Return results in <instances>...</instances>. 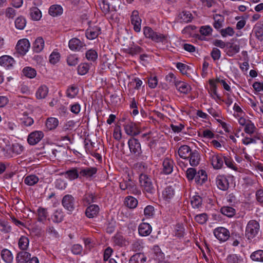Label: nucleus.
Returning a JSON list of instances; mask_svg holds the SVG:
<instances>
[{
    "instance_id": "f257e3e1",
    "label": "nucleus",
    "mask_w": 263,
    "mask_h": 263,
    "mask_svg": "<svg viewBox=\"0 0 263 263\" xmlns=\"http://www.w3.org/2000/svg\"><path fill=\"white\" fill-rule=\"evenodd\" d=\"M120 188L123 190H127V193L139 195L141 194V191L137 187L136 183L130 178L127 180H123L120 183Z\"/></svg>"
},
{
    "instance_id": "f03ea898",
    "label": "nucleus",
    "mask_w": 263,
    "mask_h": 263,
    "mask_svg": "<svg viewBox=\"0 0 263 263\" xmlns=\"http://www.w3.org/2000/svg\"><path fill=\"white\" fill-rule=\"evenodd\" d=\"M259 230V223L255 220H251L247 225L245 236L248 239L252 240L258 234Z\"/></svg>"
},
{
    "instance_id": "7ed1b4c3",
    "label": "nucleus",
    "mask_w": 263,
    "mask_h": 263,
    "mask_svg": "<svg viewBox=\"0 0 263 263\" xmlns=\"http://www.w3.org/2000/svg\"><path fill=\"white\" fill-rule=\"evenodd\" d=\"M139 182L141 187L146 192L153 194L155 187L152 180L147 175L141 174L139 176Z\"/></svg>"
},
{
    "instance_id": "20e7f679",
    "label": "nucleus",
    "mask_w": 263,
    "mask_h": 263,
    "mask_svg": "<svg viewBox=\"0 0 263 263\" xmlns=\"http://www.w3.org/2000/svg\"><path fill=\"white\" fill-rule=\"evenodd\" d=\"M209 159L214 169L219 170L223 165L224 156L222 154H215L214 153L210 154Z\"/></svg>"
},
{
    "instance_id": "39448f33",
    "label": "nucleus",
    "mask_w": 263,
    "mask_h": 263,
    "mask_svg": "<svg viewBox=\"0 0 263 263\" xmlns=\"http://www.w3.org/2000/svg\"><path fill=\"white\" fill-rule=\"evenodd\" d=\"M124 128L126 134L132 137L136 136L140 133V129L137 125L130 120L125 122Z\"/></svg>"
},
{
    "instance_id": "423d86ee",
    "label": "nucleus",
    "mask_w": 263,
    "mask_h": 263,
    "mask_svg": "<svg viewBox=\"0 0 263 263\" xmlns=\"http://www.w3.org/2000/svg\"><path fill=\"white\" fill-rule=\"evenodd\" d=\"M130 151L136 156H139L141 153V144L138 139L135 138H130L128 141Z\"/></svg>"
},
{
    "instance_id": "0eeeda50",
    "label": "nucleus",
    "mask_w": 263,
    "mask_h": 263,
    "mask_svg": "<svg viewBox=\"0 0 263 263\" xmlns=\"http://www.w3.org/2000/svg\"><path fill=\"white\" fill-rule=\"evenodd\" d=\"M44 134L43 132L35 130L31 132L28 136L27 141L31 145H34L38 143L44 137Z\"/></svg>"
},
{
    "instance_id": "6e6552de",
    "label": "nucleus",
    "mask_w": 263,
    "mask_h": 263,
    "mask_svg": "<svg viewBox=\"0 0 263 263\" xmlns=\"http://www.w3.org/2000/svg\"><path fill=\"white\" fill-rule=\"evenodd\" d=\"M215 236L221 241H226L230 237L229 231L225 228L219 227L214 231Z\"/></svg>"
},
{
    "instance_id": "1a4fd4ad",
    "label": "nucleus",
    "mask_w": 263,
    "mask_h": 263,
    "mask_svg": "<svg viewBox=\"0 0 263 263\" xmlns=\"http://www.w3.org/2000/svg\"><path fill=\"white\" fill-rule=\"evenodd\" d=\"M74 198L71 195H65L62 200V204L64 208L70 212L74 209Z\"/></svg>"
},
{
    "instance_id": "9d476101",
    "label": "nucleus",
    "mask_w": 263,
    "mask_h": 263,
    "mask_svg": "<svg viewBox=\"0 0 263 263\" xmlns=\"http://www.w3.org/2000/svg\"><path fill=\"white\" fill-rule=\"evenodd\" d=\"M30 46L29 41L26 39H23L17 42L15 49L18 53L24 55L28 51Z\"/></svg>"
},
{
    "instance_id": "9b49d317",
    "label": "nucleus",
    "mask_w": 263,
    "mask_h": 263,
    "mask_svg": "<svg viewBox=\"0 0 263 263\" xmlns=\"http://www.w3.org/2000/svg\"><path fill=\"white\" fill-rule=\"evenodd\" d=\"M130 21L132 24L134 26V30L136 32H139L141 30V20L139 16V12L137 10L133 11L131 16Z\"/></svg>"
},
{
    "instance_id": "f8f14e48",
    "label": "nucleus",
    "mask_w": 263,
    "mask_h": 263,
    "mask_svg": "<svg viewBox=\"0 0 263 263\" xmlns=\"http://www.w3.org/2000/svg\"><path fill=\"white\" fill-rule=\"evenodd\" d=\"M85 47V44L77 38H73L69 42V47L73 51H80Z\"/></svg>"
},
{
    "instance_id": "ddd939ff",
    "label": "nucleus",
    "mask_w": 263,
    "mask_h": 263,
    "mask_svg": "<svg viewBox=\"0 0 263 263\" xmlns=\"http://www.w3.org/2000/svg\"><path fill=\"white\" fill-rule=\"evenodd\" d=\"M97 169L95 167L79 168L80 178L81 177L90 178L97 173Z\"/></svg>"
},
{
    "instance_id": "4468645a",
    "label": "nucleus",
    "mask_w": 263,
    "mask_h": 263,
    "mask_svg": "<svg viewBox=\"0 0 263 263\" xmlns=\"http://www.w3.org/2000/svg\"><path fill=\"white\" fill-rule=\"evenodd\" d=\"M240 46L233 43H227V46L225 49L226 54L229 57H233L235 54L239 52Z\"/></svg>"
},
{
    "instance_id": "2eb2a0df",
    "label": "nucleus",
    "mask_w": 263,
    "mask_h": 263,
    "mask_svg": "<svg viewBox=\"0 0 263 263\" xmlns=\"http://www.w3.org/2000/svg\"><path fill=\"white\" fill-rule=\"evenodd\" d=\"M101 32V28L98 26L89 27L86 31L85 34L89 40L96 39Z\"/></svg>"
},
{
    "instance_id": "dca6fc26",
    "label": "nucleus",
    "mask_w": 263,
    "mask_h": 263,
    "mask_svg": "<svg viewBox=\"0 0 263 263\" xmlns=\"http://www.w3.org/2000/svg\"><path fill=\"white\" fill-rule=\"evenodd\" d=\"M216 184L218 187L222 191L227 190L229 187V183L227 178L222 175H219L217 177Z\"/></svg>"
},
{
    "instance_id": "f3484780",
    "label": "nucleus",
    "mask_w": 263,
    "mask_h": 263,
    "mask_svg": "<svg viewBox=\"0 0 263 263\" xmlns=\"http://www.w3.org/2000/svg\"><path fill=\"white\" fill-rule=\"evenodd\" d=\"M100 211V208L98 205L91 204L88 206L85 211V215L89 218L96 217Z\"/></svg>"
},
{
    "instance_id": "a211bd4d",
    "label": "nucleus",
    "mask_w": 263,
    "mask_h": 263,
    "mask_svg": "<svg viewBox=\"0 0 263 263\" xmlns=\"http://www.w3.org/2000/svg\"><path fill=\"white\" fill-rule=\"evenodd\" d=\"M190 164L192 166H197L200 161V156L199 152L197 150H194L190 153L189 157Z\"/></svg>"
},
{
    "instance_id": "6ab92c4d",
    "label": "nucleus",
    "mask_w": 263,
    "mask_h": 263,
    "mask_svg": "<svg viewBox=\"0 0 263 263\" xmlns=\"http://www.w3.org/2000/svg\"><path fill=\"white\" fill-rule=\"evenodd\" d=\"M15 63L14 59L9 55H3L0 57V65L6 68L13 66Z\"/></svg>"
},
{
    "instance_id": "aec40b11",
    "label": "nucleus",
    "mask_w": 263,
    "mask_h": 263,
    "mask_svg": "<svg viewBox=\"0 0 263 263\" xmlns=\"http://www.w3.org/2000/svg\"><path fill=\"white\" fill-rule=\"evenodd\" d=\"M63 174L65 176L66 178L70 180H73L80 178L79 168L73 167L63 173Z\"/></svg>"
},
{
    "instance_id": "412c9836",
    "label": "nucleus",
    "mask_w": 263,
    "mask_h": 263,
    "mask_svg": "<svg viewBox=\"0 0 263 263\" xmlns=\"http://www.w3.org/2000/svg\"><path fill=\"white\" fill-rule=\"evenodd\" d=\"M139 234L142 236L149 235L152 232V227L148 223H142L138 228Z\"/></svg>"
},
{
    "instance_id": "4be33fe9",
    "label": "nucleus",
    "mask_w": 263,
    "mask_h": 263,
    "mask_svg": "<svg viewBox=\"0 0 263 263\" xmlns=\"http://www.w3.org/2000/svg\"><path fill=\"white\" fill-rule=\"evenodd\" d=\"M31 257V254L26 251H21L17 253L16 260L17 263H26Z\"/></svg>"
},
{
    "instance_id": "5701e85b",
    "label": "nucleus",
    "mask_w": 263,
    "mask_h": 263,
    "mask_svg": "<svg viewBox=\"0 0 263 263\" xmlns=\"http://www.w3.org/2000/svg\"><path fill=\"white\" fill-rule=\"evenodd\" d=\"M44 44V40L42 37H37L33 44V51L36 53L40 52L43 49Z\"/></svg>"
},
{
    "instance_id": "b1692460",
    "label": "nucleus",
    "mask_w": 263,
    "mask_h": 263,
    "mask_svg": "<svg viewBox=\"0 0 263 263\" xmlns=\"http://www.w3.org/2000/svg\"><path fill=\"white\" fill-rule=\"evenodd\" d=\"M194 179L197 184L202 185L207 180V175L205 171L203 170H199Z\"/></svg>"
},
{
    "instance_id": "393cba45",
    "label": "nucleus",
    "mask_w": 263,
    "mask_h": 263,
    "mask_svg": "<svg viewBox=\"0 0 263 263\" xmlns=\"http://www.w3.org/2000/svg\"><path fill=\"white\" fill-rule=\"evenodd\" d=\"M37 221L45 223L48 216V212L47 209L44 208L40 207L37 210Z\"/></svg>"
},
{
    "instance_id": "a878e982",
    "label": "nucleus",
    "mask_w": 263,
    "mask_h": 263,
    "mask_svg": "<svg viewBox=\"0 0 263 263\" xmlns=\"http://www.w3.org/2000/svg\"><path fill=\"white\" fill-rule=\"evenodd\" d=\"M146 257L142 253H137L132 256L129 260V263H144Z\"/></svg>"
},
{
    "instance_id": "bb28decb",
    "label": "nucleus",
    "mask_w": 263,
    "mask_h": 263,
    "mask_svg": "<svg viewBox=\"0 0 263 263\" xmlns=\"http://www.w3.org/2000/svg\"><path fill=\"white\" fill-rule=\"evenodd\" d=\"M173 161L168 159L165 158L163 162V172L165 174H171L173 169Z\"/></svg>"
},
{
    "instance_id": "cd10ccee",
    "label": "nucleus",
    "mask_w": 263,
    "mask_h": 263,
    "mask_svg": "<svg viewBox=\"0 0 263 263\" xmlns=\"http://www.w3.org/2000/svg\"><path fill=\"white\" fill-rule=\"evenodd\" d=\"M192 152L190 147L186 145L181 146L178 151L179 156L184 159H188L190 153Z\"/></svg>"
},
{
    "instance_id": "c85d7f7f",
    "label": "nucleus",
    "mask_w": 263,
    "mask_h": 263,
    "mask_svg": "<svg viewBox=\"0 0 263 263\" xmlns=\"http://www.w3.org/2000/svg\"><path fill=\"white\" fill-rule=\"evenodd\" d=\"M175 84L177 89L181 93H187L191 90V86L185 82L178 81L175 82Z\"/></svg>"
},
{
    "instance_id": "c756f323",
    "label": "nucleus",
    "mask_w": 263,
    "mask_h": 263,
    "mask_svg": "<svg viewBox=\"0 0 263 263\" xmlns=\"http://www.w3.org/2000/svg\"><path fill=\"white\" fill-rule=\"evenodd\" d=\"M1 257L2 259L7 263H11L13 259V256L10 250L7 249H4L1 251Z\"/></svg>"
},
{
    "instance_id": "7c9ffc66",
    "label": "nucleus",
    "mask_w": 263,
    "mask_h": 263,
    "mask_svg": "<svg viewBox=\"0 0 263 263\" xmlns=\"http://www.w3.org/2000/svg\"><path fill=\"white\" fill-rule=\"evenodd\" d=\"M113 241L115 245L121 247L126 246L128 244V241L121 234H117L113 237Z\"/></svg>"
},
{
    "instance_id": "2f4dec72",
    "label": "nucleus",
    "mask_w": 263,
    "mask_h": 263,
    "mask_svg": "<svg viewBox=\"0 0 263 263\" xmlns=\"http://www.w3.org/2000/svg\"><path fill=\"white\" fill-rule=\"evenodd\" d=\"M48 93V88L45 85H42L37 89L36 92V97L38 99H44Z\"/></svg>"
},
{
    "instance_id": "473e14b6",
    "label": "nucleus",
    "mask_w": 263,
    "mask_h": 263,
    "mask_svg": "<svg viewBox=\"0 0 263 263\" xmlns=\"http://www.w3.org/2000/svg\"><path fill=\"white\" fill-rule=\"evenodd\" d=\"M244 127V132L251 136L254 135L257 130L254 124L250 120H248V123Z\"/></svg>"
},
{
    "instance_id": "72a5a7b5",
    "label": "nucleus",
    "mask_w": 263,
    "mask_h": 263,
    "mask_svg": "<svg viewBox=\"0 0 263 263\" xmlns=\"http://www.w3.org/2000/svg\"><path fill=\"white\" fill-rule=\"evenodd\" d=\"M63 13V8L60 5H54L51 6L49 9V13L53 16H57Z\"/></svg>"
},
{
    "instance_id": "f704fd0d",
    "label": "nucleus",
    "mask_w": 263,
    "mask_h": 263,
    "mask_svg": "<svg viewBox=\"0 0 263 263\" xmlns=\"http://www.w3.org/2000/svg\"><path fill=\"white\" fill-rule=\"evenodd\" d=\"M39 180V179L36 175H30L25 177L24 182L25 184L28 185L32 186L36 184Z\"/></svg>"
},
{
    "instance_id": "c9c22d12",
    "label": "nucleus",
    "mask_w": 263,
    "mask_h": 263,
    "mask_svg": "<svg viewBox=\"0 0 263 263\" xmlns=\"http://www.w3.org/2000/svg\"><path fill=\"white\" fill-rule=\"evenodd\" d=\"M125 51L126 53L132 55H135L142 53L143 50L140 46L133 45L130 47L125 49Z\"/></svg>"
},
{
    "instance_id": "e433bc0d",
    "label": "nucleus",
    "mask_w": 263,
    "mask_h": 263,
    "mask_svg": "<svg viewBox=\"0 0 263 263\" xmlns=\"http://www.w3.org/2000/svg\"><path fill=\"white\" fill-rule=\"evenodd\" d=\"M174 189L171 186H167L162 193L163 197L165 200L172 199L174 197Z\"/></svg>"
},
{
    "instance_id": "4c0bfd02",
    "label": "nucleus",
    "mask_w": 263,
    "mask_h": 263,
    "mask_svg": "<svg viewBox=\"0 0 263 263\" xmlns=\"http://www.w3.org/2000/svg\"><path fill=\"white\" fill-rule=\"evenodd\" d=\"M220 211L222 214L229 217H233L236 213V211L233 208L228 206L222 207L220 209Z\"/></svg>"
},
{
    "instance_id": "58836bf2",
    "label": "nucleus",
    "mask_w": 263,
    "mask_h": 263,
    "mask_svg": "<svg viewBox=\"0 0 263 263\" xmlns=\"http://www.w3.org/2000/svg\"><path fill=\"white\" fill-rule=\"evenodd\" d=\"M23 75L28 78L32 79L36 75V70L31 67H26L22 71Z\"/></svg>"
},
{
    "instance_id": "ea45409f",
    "label": "nucleus",
    "mask_w": 263,
    "mask_h": 263,
    "mask_svg": "<svg viewBox=\"0 0 263 263\" xmlns=\"http://www.w3.org/2000/svg\"><path fill=\"white\" fill-rule=\"evenodd\" d=\"M59 121L57 118H48L46 122V126L47 128L49 130H52L55 129L58 125Z\"/></svg>"
},
{
    "instance_id": "a19ab883",
    "label": "nucleus",
    "mask_w": 263,
    "mask_h": 263,
    "mask_svg": "<svg viewBox=\"0 0 263 263\" xmlns=\"http://www.w3.org/2000/svg\"><path fill=\"white\" fill-rule=\"evenodd\" d=\"M64 213L61 210H57L52 216V219L54 223H60L63 220Z\"/></svg>"
},
{
    "instance_id": "79ce46f5",
    "label": "nucleus",
    "mask_w": 263,
    "mask_h": 263,
    "mask_svg": "<svg viewBox=\"0 0 263 263\" xmlns=\"http://www.w3.org/2000/svg\"><path fill=\"white\" fill-rule=\"evenodd\" d=\"M214 23H213L214 27L216 29H219L222 26L224 22V17L219 14H216L214 16Z\"/></svg>"
},
{
    "instance_id": "37998d69",
    "label": "nucleus",
    "mask_w": 263,
    "mask_h": 263,
    "mask_svg": "<svg viewBox=\"0 0 263 263\" xmlns=\"http://www.w3.org/2000/svg\"><path fill=\"white\" fill-rule=\"evenodd\" d=\"M255 33L257 37L263 40V21H259L255 25Z\"/></svg>"
},
{
    "instance_id": "c03bdc74",
    "label": "nucleus",
    "mask_w": 263,
    "mask_h": 263,
    "mask_svg": "<svg viewBox=\"0 0 263 263\" xmlns=\"http://www.w3.org/2000/svg\"><path fill=\"white\" fill-rule=\"evenodd\" d=\"M125 204L127 207L134 209L137 206L138 200L135 198L129 196L125 198Z\"/></svg>"
},
{
    "instance_id": "a18cd8bd",
    "label": "nucleus",
    "mask_w": 263,
    "mask_h": 263,
    "mask_svg": "<svg viewBox=\"0 0 263 263\" xmlns=\"http://www.w3.org/2000/svg\"><path fill=\"white\" fill-rule=\"evenodd\" d=\"M91 64L87 63H83L80 64L78 67V73L80 75H84L86 74L90 68Z\"/></svg>"
},
{
    "instance_id": "49530a36",
    "label": "nucleus",
    "mask_w": 263,
    "mask_h": 263,
    "mask_svg": "<svg viewBox=\"0 0 263 263\" xmlns=\"http://www.w3.org/2000/svg\"><path fill=\"white\" fill-rule=\"evenodd\" d=\"M79 92V88L78 87L71 85L66 90V96L69 98H74Z\"/></svg>"
},
{
    "instance_id": "de8ad7c7",
    "label": "nucleus",
    "mask_w": 263,
    "mask_h": 263,
    "mask_svg": "<svg viewBox=\"0 0 263 263\" xmlns=\"http://www.w3.org/2000/svg\"><path fill=\"white\" fill-rule=\"evenodd\" d=\"M152 40L156 42L166 43L167 42V37L163 34L155 32Z\"/></svg>"
},
{
    "instance_id": "09e8293b",
    "label": "nucleus",
    "mask_w": 263,
    "mask_h": 263,
    "mask_svg": "<svg viewBox=\"0 0 263 263\" xmlns=\"http://www.w3.org/2000/svg\"><path fill=\"white\" fill-rule=\"evenodd\" d=\"M250 257L253 261L263 262V250H259L253 252Z\"/></svg>"
},
{
    "instance_id": "8fccbe9b",
    "label": "nucleus",
    "mask_w": 263,
    "mask_h": 263,
    "mask_svg": "<svg viewBox=\"0 0 263 263\" xmlns=\"http://www.w3.org/2000/svg\"><path fill=\"white\" fill-rule=\"evenodd\" d=\"M29 239L25 236H22L18 240V247L20 249L25 250L27 249L29 245Z\"/></svg>"
},
{
    "instance_id": "3c124183",
    "label": "nucleus",
    "mask_w": 263,
    "mask_h": 263,
    "mask_svg": "<svg viewBox=\"0 0 263 263\" xmlns=\"http://www.w3.org/2000/svg\"><path fill=\"white\" fill-rule=\"evenodd\" d=\"M176 67L183 74L186 75L187 77L189 76L190 73L188 72V71L190 70L191 68L188 65L182 63H178L176 65Z\"/></svg>"
},
{
    "instance_id": "603ef678",
    "label": "nucleus",
    "mask_w": 263,
    "mask_h": 263,
    "mask_svg": "<svg viewBox=\"0 0 263 263\" xmlns=\"http://www.w3.org/2000/svg\"><path fill=\"white\" fill-rule=\"evenodd\" d=\"M202 199L199 195L194 196L191 200V204L194 208H199L202 205Z\"/></svg>"
},
{
    "instance_id": "864d4df0",
    "label": "nucleus",
    "mask_w": 263,
    "mask_h": 263,
    "mask_svg": "<svg viewBox=\"0 0 263 263\" xmlns=\"http://www.w3.org/2000/svg\"><path fill=\"white\" fill-rule=\"evenodd\" d=\"M99 5L102 11L105 14L108 13L110 11L109 4L106 0H100Z\"/></svg>"
},
{
    "instance_id": "5fc2aeb1",
    "label": "nucleus",
    "mask_w": 263,
    "mask_h": 263,
    "mask_svg": "<svg viewBox=\"0 0 263 263\" xmlns=\"http://www.w3.org/2000/svg\"><path fill=\"white\" fill-rule=\"evenodd\" d=\"M85 56L89 61L95 62L98 58V53L93 49H89L86 52Z\"/></svg>"
},
{
    "instance_id": "6e6d98bb",
    "label": "nucleus",
    "mask_w": 263,
    "mask_h": 263,
    "mask_svg": "<svg viewBox=\"0 0 263 263\" xmlns=\"http://www.w3.org/2000/svg\"><path fill=\"white\" fill-rule=\"evenodd\" d=\"M79 58L76 54H70L67 58V64L70 66H75L79 63Z\"/></svg>"
},
{
    "instance_id": "4d7b16f0",
    "label": "nucleus",
    "mask_w": 263,
    "mask_h": 263,
    "mask_svg": "<svg viewBox=\"0 0 263 263\" xmlns=\"http://www.w3.org/2000/svg\"><path fill=\"white\" fill-rule=\"evenodd\" d=\"M30 14L32 19L35 21L39 20L42 16L41 11L36 7L30 9Z\"/></svg>"
},
{
    "instance_id": "13d9d810",
    "label": "nucleus",
    "mask_w": 263,
    "mask_h": 263,
    "mask_svg": "<svg viewBox=\"0 0 263 263\" xmlns=\"http://www.w3.org/2000/svg\"><path fill=\"white\" fill-rule=\"evenodd\" d=\"M22 120V123L26 126H30L34 123L33 119L31 117H28V113L26 112H24Z\"/></svg>"
},
{
    "instance_id": "bf43d9fd",
    "label": "nucleus",
    "mask_w": 263,
    "mask_h": 263,
    "mask_svg": "<svg viewBox=\"0 0 263 263\" xmlns=\"http://www.w3.org/2000/svg\"><path fill=\"white\" fill-rule=\"evenodd\" d=\"M208 219V215L206 213H202L197 215L195 217V220L200 224L206 223Z\"/></svg>"
},
{
    "instance_id": "052dcab7",
    "label": "nucleus",
    "mask_w": 263,
    "mask_h": 263,
    "mask_svg": "<svg viewBox=\"0 0 263 263\" xmlns=\"http://www.w3.org/2000/svg\"><path fill=\"white\" fill-rule=\"evenodd\" d=\"M83 200L86 203L90 204L97 201V196L92 193H87L84 195Z\"/></svg>"
},
{
    "instance_id": "680f3d73",
    "label": "nucleus",
    "mask_w": 263,
    "mask_h": 263,
    "mask_svg": "<svg viewBox=\"0 0 263 263\" xmlns=\"http://www.w3.org/2000/svg\"><path fill=\"white\" fill-rule=\"evenodd\" d=\"M26 20L22 17H18L15 21V25L16 28L22 30L26 26Z\"/></svg>"
},
{
    "instance_id": "e2e57ef3",
    "label": "nucleus",
    "mask_w": 263,
    "mask_h": 263,
    "mask_svg": "<svg viewBox=\"0 0 263 263\" xmlns=\"http://www.w3.org/2000/svg\"><path fill=\"white\" fill-rule=\"evenodd\" d=\"M0 231L3 233H9L11 231V227L7 221L0 220Z\"/></svg>"
},
{
    "instance_id": "0e129e2a",
    "label": "nucleus",
    "mask_w": 263,
    "mask_h": 263,
    "mask_svg": "<svg viewBox=\"0 0 263 263\" xmlns=\"http://www.w3.org/2000/svg\"><path fill=\"white\" fill-rule=\"evenodd\" d=\"M196 174V169L192 167L189 168L186 172V177L189 181L193 180L195 178Z\"/></svg>"
},
{
    "instance_id": "69168bd1",
    "label": "nucleus",
    "mask_w": 263,
    "mask_h": 263,
    "mask_svg": "<svg viewBox=\"0 0 263 263\" xmlns=\"http://www.w3.org/2000/svg\"><path fill=\"white\" fill-rule=\"evenodd\" d=\"M220 33L223 37H226L228 35L232 36L234 34V31L232 27H228L226 29H222L220 30Z\"/></svg>"
},
{
    "instance_id": "338daca9",
    "label": "nucleus",
    "mask_w": 263,
    "mask_h": 263,
    "mask_svg": "<svg viewBox=\"0 0 263 263\" xmlns=\"http://www.w3.org/2000/svg\"><path fill=\"white\" fill-rule=\"evenodd\" d=\"M60 58V53L58 52L53 51L50 55L49 61L51 63L54 64L59 62Z\"/></svg>"
},
{
    "instance_id": "774afa93",
    "label": "nucleus",
    "mask_w": 263,
    "mask_h": 263,
    "mask_svg": "<svg viewBox=\"0 0 263 263\" xmlns=\"http://www.w3.org/2000/svg\"><path fill=\"white\" fill-rule=\"evenodd\" d=\"M144 213L147 217H152L155 213L154 208L152 205H147L144 210Z\"/></svg>"
}]
</instances>
